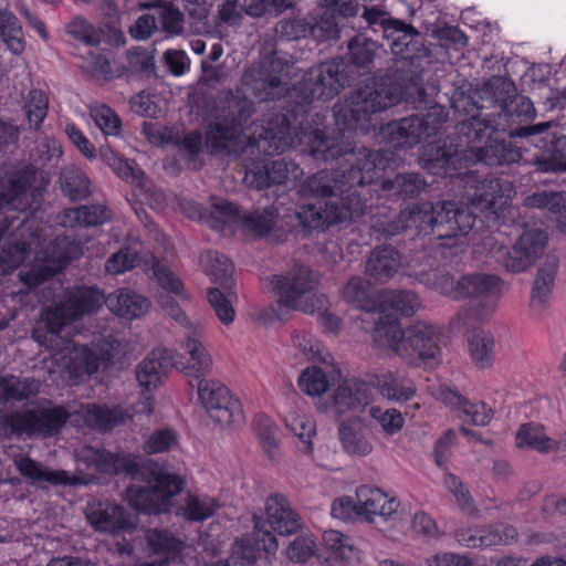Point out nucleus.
<instances>
[{"label": "nucleus", "mask_w": 566, "mask_h": 566, "mask_svg": "<svg viewBox=\"0 0 566 566\" xmlns=\"http://www.w3.org/2000/svg\"><path fill=\"white\" fill-rule=\"evenodd\" d=\"M312 124L301 123L297 113H273L269 119L265 136L275 153L301 147V151L315 161L329 163L331 169H323L307 177L300 186V192L314 198H329L325 203L343 207V199L357 193L368 199L366 186L374 185L381 176L386 163L381 154L366 147L356 148L331 134L319 114Z\"/></svg>", "instance_id": "1"}, {"label": "nucleus", "mask_w": 566, "mask_h": 566, "mask_svg": "<svg viewBox=\"0 0 566 566\" xmlns=\"http://www.w3.org/2000/svg\"><path fill=\"white\" fill-rule=\"evenodd\" d=\"M401 102L411 104L418 113L382 127L381 133L389 147L410 149L441 133L449 113L443 105L432 103L419 83L418 74H413L409 83L394 82L390 76H385L359 88L352 104L333 107L335 124L340 130L368 134L375 127V114Z\"/></svg>", "instance_id": "2"}, {"label": "nucleus", "mask_w": 566, "mask_h": 566, "mask_svg": "<svg viewBox=\"0 0 566 566\" xmlns=\"http://www.w3.org/2000/svg\"><path fill=\"white\" fill-rule=\"evenodd\" d=\"M514 123L488 122L478 117L463 119L455 126L458 144L453 147L438 143L429 144L422 154L423 168L431 175L452 176L471 164L482 163L486 166H503L517 163L522 148L512 139L531 135V123H522L513 128Z\"/></svg>", "instance_id": "3"}, {"label": "nucleus", "mask_w": 566, "mask_h": 566, "mask_svg": "<svg viewBox=\"0 0 566 566\" xmlns=\"http://www.w3.org/2000/svg\"><path fill=\"white\" fill-rule=\"evenodd\" d=\"M82 460L102 474L117 475L124 473L134 483L127 486L130 505L139 513L159 515L170 513L172 497L185 488L182 478L175 473H154L129 455L114 453L92 447L83 450Z\"/></svg>", "instance_id": "4"}, {"label": "nucleus", "mask_w": 566, "mask_h": 566, "mask_svg": "<svg viewBox=\"0 0 566 566\" xmlns=\"http://www.w3.org/2000/svg\"><path fill=\"white\" fill-rule=\"evenodd\" d=\"M378 45L375 41L356 35L348 43L347 57H337L323 62L312 67L303 81V92L310 101H328L339 94L340 90L356 85L357 88L350 99L343 104H352L359 88L371 85L385 76H390L394 82L403 81L405 77L398 72H386L385 75L370 77L371 66L376 56Z\"/></svg>", "instance_id": "5"}, {"label": "nucleus", "mask_w": 566, "mask_h": 566, "mask_svg": "<svg viewBox=\"0 0 566 566\" xmlns=\"http://www.w3.org/2000/svg\"><path fill=\"white\" fill-rule=\"evenodd\" d=\"M295 106H273L261 125L253 119L255 114V103L247 97L241 91H229L223 101L220 115L216 122L210 123L206 130V146L211 155L224 154L237 144L242 135L249 133L258 143H264L268 154H274L270 147V139L265 136L269 126V119L273 113H295Z\"/></svg>", "instance_id": "6"}, {"label": "nucleus", "mask_w": 566, "mask_h": 566, "mask_svg": "<svg viewBox=\"0 0 566 566\" xmlns=\"http://www.w3.org/2000/svg\"><path fill=\"white\" fill-rule=\"evenodd\" d=\"M271 284L277 300L270 312L279 321L287 319L291 311L312 314L328 304L325 294L315 292L318 276L308 266L295 265L284 273L272 275Z\"/></svg>", "instance_id": "7"}, {"label": "nucleus", "mask_w": 566, "mask_h": 566, "mask_svg": "<svg viewBox=\"0 0 566 566\" xmlns=\"http://www.w3.org/2000/svg\"><path fill=\"white\" fill-rule=\"evenodd\" d=\"M343 207L335 203L303 205L297 207L289 197L286 232H303V237L313 230H324L333 224L354 220L367 209V198L357 193L345 197Z\"/></svg>", "instance_id": "8"}, {"label": "nucleus", "mask_w": 566, "mask_h": 566, "mask_svg": "<svg viewBox=\"0 0 566 566\" xmlns=\"http://www.w3.org/2000/svg\"><path fill=\"white\" fill-rule=\"evenodd\" d=\"M415 220L418 222V232L438 240L467 235L475 221L478 232L484 227L479 214L474 216L469 207L454 201L424 202L415 210Z\"/></svg>", "instance_id": "9"}, {"label": "nucleus", "mask_w": 566, "mask_h": 566, "mask_svg": "<svg viewBox=\"0 0 566 566\" xmlns=\"http://www.w3.org/2000/svg\"><path fill=\"white\" fill-rule=\"evenodd\" d=\"M389 23L391 25L386 29L384 39L392 54L402 62V65L395 71L405 77L400 83H409L413 74L419 75V83H421L423 64L433 62L431 44L427 45L423 35L402 20L396 19Z\"/></svg>", "instance_id": "10"}, {"label": "nucleus", "mask_w": 566, "mask_h": 566, "mask_svg": "<svg viewBox=\"0 0 566 566\" xmlns=\"http://www.w3.org/2000/svg\"><path fill=\"white\" fill-rule=\"evenodd\" d=\"M480 99L485 109H497L485 115L482 120L522 124L531 118V99L518 96L514 82L507 77L492 76L483 82Z\"/></svg>", "instance_id": "11"}, {"label": "nucleus", "mask_w": 566, "mask_h": 566, "mask_svg": "<svg viewBox=\"0 0 566 566\" xmlns=\"http://www.w3.org/2000/svg\"><path fill=\"white\" fill-rule=\"evenodd\" d=\"M69 410L60 405L12 411L3 416L6 432L15 437H54L70 419Z\"/></svg>", "instance_id": "12"}, {"label": "nucleus", "mask_w": 566, "mask_h": 566, "mask_svg": "<svg viewBox=\"0 0 566 566\" xmlns=\"http://www.w3.org/2000/svg\"><path fill=\"white\" fill-rule=\"evenodd\" d=\"M463 176L467 195L472 206L499 217L511 202L514 188L511 181L488 175L479 179L476 171L463 168L451 177Z\"/></svg>", "instance_id": "13"}, {"label": "nucleus", "mask_w": 566, "mask_h": 566, "mask_svg": "<svg viewBox=\"0 0 566 566\" xmlns=\"http://www.w3.org/2000/svg\"><path fill=\"white\" fill-rule=\"evenodd\" d=\"M39 169L27 165L9 171L0 167V213L3 210H24L42 197L43 187L38 185Z\"/></svg>", "instance_id": "14"}, {"label": "nucleus", "mask_w": 566, "mask_h": 566, "mask_svg": "<svg viewBox=\"0 0 566 566\" xmlns=\"http://www.w3.org/2000/svg\"><path fill=\"white\" fill-rule=\"evenodd\" d=\"M197 392L205 410L216 423L229 427L244 422L240 400L223 384L205 378L197 382Z\"/></svg>", "instance_id": "15"}, {"label": "nucleus", "mask_w": 566, "mask_h": 566, "mask_svg": "<svg viewBox=\"0 0 566 566\" xmlns=\"http://www.w3.org/2000/svg\"><path fill=\"white\" fill-rule=\"evenodd\" d=\"M533 145L542 149L533 165L542 172L566 171V136L553 122L533 124Z\"/></svg>", "instance_id": "16"}, {"label": "nucleus", "mask_w": 566, "mask_h": 566, "mask_svg": "<svg viewBox=\"0 0 566 566\" xmlns=\"http://www.w3.org/2000/svg\"><path fill=\"white\" fill-rule=\"evenodd\" d=\"M547 242L548 234L545 230L533 229V265L537 266L533 280V305L536 303L546 306L555 286L559 258L553 251L543 258L542 253Z\"/></svg>", "instance_id": "17"}, {"label": "nucleus", "mask_w": 566, "mask_h": 566, "mask_svg": "<svg viewBox=\"0 0 566 566\" xmlns=\"http://www.w3.org/2000/svg\"><path fill=\"white\" fill-rule=\"evenodd\" d=\"M440 328L436 325L417 322L405 329L397 354L411 365L433 360L440 353Z\"/></svg>", "instance_id": "18"}, {"label": "nucleus", "mask_w": 566, "mask_h": 566, "mask_svg": "<svg viewBox=\"0 0 566 566\" xmlns=\"http://www.w3.org/2000/svg\"><path fill=\"white\" fill-rule=\"evenodd\" d=\"M180 348L182 349L180 360L174 361L172 365L197 382L205 379L211 373L212 358L202 342L201 329L190 326Z\"/></svg>", "instance_id": "19"}, {"label": "nucleus", "mask_w": 566, "mask_h": 566, "mask_svg": "<svg viewBox=\"0 0 566 566\" xmlns=\"http://www.w3.org/2000/svg\"><path fill=\"white\" fill-rule=\"evenodd\" d=\"M85 516L88 524L98 533L119 535L132 532L135 525L127 510L108 500L93 501L87 504Z\"/></svg>", "instance_id": "20"}, {"label": "nucleus", "mask_w": 566, "mask_h": 566, "mask_svg": "<svg viewBox=\"0 0 566 566\" xmlns=\"http://www.w3.org/2000/svg\"><path fill=\"white\" fill-rule=\"evenodd\" d=\"M289 193H275L274 201L261 210H255L242 218L247 229L258 237H265L272 230L277 229L285 233L287 217L284 212L287 210Z\"/></svg>", "instance_id": "21"}, {"label": "nucleus", "mask_w": 566, "mask_h": 566, "mask_svg": "<svg viewBox=\"0 0 566 566\" xmlns=\"http://www.w3.org/2000/svg\"><path fill=\"white\" fill-rule=\"evenodd\" d=\"M13 463L25 480L39 488H43L45 484L73 486L80 482L78 478L71 475L67 471L51 470L22 453L13 457Z\"/></svg>", "instance_id": "22"}, {"label": "nucleus", "mask_w": 566, "mask_h": 566, "mask_svg": "<svg viewBox=\"0 0 566 566\" xmlns=\"http://www.w3.org/2000/svg\"><path fill=\"white\" fill-rule=\"evenodd\" d=\"M264 521L274 532L280 535H291L302 527L298 513L292 507L290 500L280 493L268 496L265 501Z\"/></svg>", "instance_id": "23"}, {"label": "nucleus", "mask_w": 566, "mask_h": 566, "mask_svg": "<svg viewBox=\"0 0 566 566\" xmlns=\"http://www.w3.org/2000/svg\"><path fill=\"white\" fill-rule=\"evenodd\" d=\"M440 400L464 422L473 426H486L492 417V409L484 401H470L455 389H441Z\"/></svg>", "instance_id": "24"}, {"label": "nucleus", "mask_w": 566, "mask_h": 566, "mask_svg": "<svg viewBox=\"0 0 566 566\" xmlns=\"http://www.w3.org/2000/svg\"><path fill=\"white\" fill-rule=\"evenodd\" d=\"M454 536L462 546L490 547L512 543L517 537V531L514 526L499 524L488 530L460 528Z\"/></svg>", "instance_id": "25"}, {"label": "nucleus", "mask_w": 566, "mask_h": 566, "mask_svg": "<svg viewBox=\"0 0 566 566\" xmlns=\"http://www.w3.org/2000/svg\"><path fill=\"white\" fill-rule=\"evenodd\" d=\"M370 399L369 384L357 378L342 380L333 396L334 408L338 415L360 410L370 402Z\"/></svg>", "instance_id": "26"}, {"label": "nucleus", "mask_w": 566, "mask_h": 566, "mask_svg": "<svg viewBox=\"0 0 566 566\" xmlns=\"http://www.w3.org/2000/svg\"><path fill=\"white\" fill-rule=\"evenodd\" d=\"M170 352L166 348H156L148 354L136 368V378L146 390L157 388L163 378L172 366Z\"/></svg>", "instance_id": "27"}, {"label": "nucleus", "mask_w": 566, "mask_h": 566, "mask_svg": "<svg viewBox=\"0 0 566 566\" xmlns=\"http://www.w3.org/2000/svg\"><path fill=\"white\" fill-rule=\"evenodd\" d=\"M373 386L378 390L381 397L399 403L411 400L417 392L413 381L397 371H387L376 375L373 380Z\"/></svg>", "instance_id": "28"}, {"label": "nucleus", "mask_w": 566, "mask_h": 566, "mask_svg": "<svg viewBox=\"0 0 566 566\" xmlns=\"http://www.w3.org/2000/svg\"><path fill=\"white\" fill-rule=\"evenodd\" d=\"M83 254L82 243L70 235H57L46 250L45 269L49 275L63 271L67 264Z\"/></svg>", "instance_id": "29"}, {"label": "nucleus", "mask_w": 566, "mask_h": 566, "mask_svg": "<svg viewBox=\"0 0 566 566\" xmlns=\"http://www.w3.org/2000/svg\"><path fill=\"white\" fill-rule=\"evenodd\" d=\"M501 280L492 274H468L455 284V297L494 298L501 292Z\"/></svg>", "instance_id": "30"}, {"label": "nucleus", "mask_w": 566, "mask_h": 566, "mask_svg": "<svg viewBox=\"0 0 566 566\" xmlns=\"http://www.w3.org/2000/svg\"><path fill=\"white\" fill-rule=\"evenodd\" d=\"M147 544L154 554H163L165 558L142 563L139 566H169L170 560L177 558L182 552L184 542L165 530H150L147 534Z\"/></svg>", "instance_id": "31"}, {"label": "nucleus", "mask_w": 566, "mask_h": 566, "mask_svg": "<svg viewBox=\"0 0 566 566\" xmlns=\"http://www.w3.org/2000/svg\"><path fill=\"white\" fill-rule=\"evenodd\" d=\"M399 266V253L390 247H382L371 252L366 262L365 272L376 282L384 283L397 273Z\"/></svg>", "instance_id": "32"}, {"label": "nucleus", "mask_w": 566, "mask_h": 566, "mask_svg": "<svg viewBox=\"0 0 566 566\" xmlns=\"http://www.w3.org/2000/svg\"><path fill=\"white\" fill-rule=\"evenodd\" d=\"M107 307L119 317L134 319L148 312L150 302L134 291L118 290L108 295Z\"/></svg>", "instance_id": "33"}, {"label": "nucleus", "mask_w": 566, "mask_h": 566, "mask_svg": "<svg viewBox=\"0 0 566 566\" xmlns=\"http://www.w3.org/2000/svg\"><path fill=\"white\" fill-rule=\"evenodd\" d=\"M424 187V179L415 172L397 174L394 178L380 182V189L387 198L402 201L416 198Z\"/></svg>", "instance_id": "34"}, {"label": "nucleus", "mask_w": 566, "mask_h": 566, "mask_svg": "<svg viewBox=\"0 0 566 566\" xmlns=\"http://www.w3.org/2000/svg\"><path fill=\"white\" fill-rule=\"evenodd\" d=\"M107 302L108 295L96 286L78 287L65 301L71 317L76 319L97 312L104 304L107 306Z\"/></svg>", "instance_id": "35"}, {"label": "nucleus", "mask_w": 566, "mask_h": 566, "mask_svg": "<svg viewBox=\"0 0 566 566\" xmlns=\"http://www.w3.org/2000/svg\"><path fill=\"white\" fill-rule=\"evenodd\" d=\"M338 436L344 450L349 454L365 457L373 450L366 438V429L358 419L343 421L338 427Z\"/></svg>", "instance_id": "36"}, {"label": "nucleus", "mask_w": 566, "mask_h": 566, "mask_svg": "<svg viewBox=\"0 0 566 566\" xmlns=\"http://www.w3.org/2000/svg\"><path fill=\"white\" fill-rule=\"evenodd\" d=\"M450 103L455 113L468 115V119L482 118L480 112L485 109L480 99V87L473 88L472 84L464 80L452 88Z\"/></svg>", "instance_id": "37"}, {"label": "nucleus", "mask_w": 566, "mask_h": 566, "mask_svg": "<svg viewBox=\"0 0 566 566\" xmlns=\"http://www.w3.org/2000/svg\"><path fill=\"white\" fill-rule=\"evenodd\" d=\"M205 271L211 277V281L219 284L223 290H231L233 280V264L228 256L218 251H206L200 255Z\"/></svg>", "instance_id": "38"}, {"label": "nucleus", "mask_w": 566, "mask_h": 566, "mask_svg": "<svg viewBox=\"0 0 566 566\" xmlns=\"http://www.w3.org/2000/svg\"><path fill=\"white\" fill-rule=\"evenodd\" d=\"M130 417L129 412L120 407L93 405L87 409L85 420L94 429L106 432L125 424Z\"/></svg>", "instance_id": "39"}, {"label": "nucleus", "mask_w": 566, "mask_h": 566, "mask_svg": "<svg viewBox=\"0 0 566 566\" xmlns=\"http://www.w3.org/2000/svg\"><path fill=\"white\" fill-rule=\"evenodd\" d=\"M339 376V370L335 368H332L331 371L327 373L317 366L307 367L298 377V386L301 390L308 396H319L324 394Z\"/></svg>", "instance_id": "40"}, {"label": "nucleus", "mask_w": 566, "mask_h": 566, "mask_svg": "<svg viewBox=\"0 0 566 566\" xmlns=\"http://www.w3.org/2000/svg\"><path fill=\"white\" fill-rule=\"evenodd\" d=\"M343 295L347 303L365 312H375L380 307L369 283L361 277H352L344 286Z\"/></svg>", "instance_id": "41"}, {"label": "nucleus", "mask_w": 566, "mask_h": 566, "mask_svg": "<svg viewBox=\"0 0 566 566\" xmlns=\"http://www.w3.org/2000/svg\"><path fill=\"white\" fill-rule=\"evenodd\" d=\"M220 509L214 497L189 494L184 505L176 509V514L189 522H203Z\"/></svg>", "instance_id": "42"}, {"label": "nucleus", "mask_w": 566, "mask_h": 566, "mask_svg": "<svg viewBox=\"0 0 566 566\" xmlns=\"http://www.w3.org/2000/svg\"><path fill=\"white\" fill-rule=\"evenodd\" d=\"M101 159L122 179L132 185H142L144 172L136 168L134 160H128L108 146L99 148Z\"/></svg>", "instance_id": "43"}, {"label": "nucleus", "mask_w": 566, "mask_h": 566, "mask_svg": "<svg viewBox=\"0 0 566 566\" xmlns=\"http://www.w3.org/2000/svg\"><path fill=\"white\" fill-rule=\"evenodd\" d=\"M0 39L7 49L19 55L24 50L22 24L8 8H0Z\"/></svg>", "instance_id": "44"}, {"label": "nucleus", "mask_w": 566, "mask_h": 566, "mask_svg": "<svg viewBox=\"0 0 566 566\" xmlns=\"http://www.w3.org/2000/svg\"><path fill=\"white\" fill-rule=\"evenodd\" d=\"M533 208L545 209L554 214L557 229L566 233V192H535L533 193Z\"/></svg>", "instance_id": "45"}, {"label": "nucleus", "mask_w": 566, "mask_h": 566, "mask_svg": "<svg viewBox=\"0 0 566 566\" xmlns=\"http://www.w3.org/2000/svg\"><path fill=\"white\" fill-rule=\"evenodd\" d=\"M505 269L513 273H520L531 265V232L524 231L517 242L506 251L503 261Z\"/></svg>", "instance_id": "46"}, {"label": "nucleus", "mask_w": 566, "mask_h": 566, "mask_svg": "<svg viewBox=\"0 0 566 566\" xmlns=\"http://www.w3.org/2000/svg\"><path fill=\"white\" fill-rule=\"evenodd\" d=\"M494 337L484 331L474 332L469 339L472 360L479 368H486L494 360Z\"/></svg>", "instance_id": "47"}, {"label": "nucleus", "mask_w": 566, "mask_h": 566, "mask_svg": "<svg viewBox=\"0 0 566 566\" xmlns=\"http://www.w3.org/2000/svg\"><path fill=\"white\" fill-rule=\"evenodd\" d=\"M61 189L72 201L86 199L91 193L90 179L77 169H64L60 177Z\"/></svg>", "instance_id": "48"}, {"label": "nucleus", "mask_w": 566, "mask_h": 566, "mask_svg": "<svg viewBox=\"0 0 566 566\" xmlns=\"http://www.w3.org/2000/svg\"><path fill=\"white\" fill-rule=\"evenodd\" d=\"M380 306L390 308L402 316H412L418 307V296L408 290H389L384 293Z\"/></svg>", "instance_id": "49"}, {"label": "nucleus", "mask_w": 566, "mask_h": 566, "mask_svg": "<svg viewBox=\"0 0 566 566\" xmlns=\"http://www.w3.org/2000/svg\"><path fill=\"white\" fill-rule=\"evenodd\" d=\"M65 33L86 46L96 48L101 44L99 31L83 15L73 17L64 27Z\"/></svg>", "instance_id": "50"}, {"label": "nucleus", "mask_w": 566, "mask_h": 566, "mask_svg": "<svg viewBox=\"0 0 566 566\" xmlns=\"http://www.w3.org/2000/svg\"><path fill=\"white\" fill-rule=\"evenodd\" d=\"M287 66V61L280 57L277 52L273 51L260 61V80L264 83V86L272 90H281L283 85L281 74Z\"/></svg>", "instance_id": "51"}, {"label": "nucleus", "mask_w": 566, "mask_h": 566, "mask_svg": "<svg viewBox=\"0 0 566 566\" xmlns=\"http://www.w3.org/2000/svg\"><path fill=\"white\" fill-rule=\"evenodd\" d=\"M29 379L20 380L13 375L0 376V402L22 401L35 395Z\"/></svg>", "instance_id": "52"}, {"label": "nucleus", "mask_w": 566, "mask_h": 566, "mask_svg": "<svg viewBox=\"0 0 566 566\" xmlns=\"http://www.w3.org/2000/svg\"><path fill=\"white\" fill-rule=\"evenodd\" d=\"M412 226L418 229L415 210H405L390 220L378 222L374 226V229L385 240H394L399 234L411 230Z\"/></svg>", "instance_id": "53"}, {"label": "nucleus", "mask_w": 566, "mask_h": 566, "mask_svg": "<svg viewBox=\"0 0 566 566\" xmlns=\"http://www.w3.org/2000/svg\"><path fill=\"white\" fill-rule=\"evenodd\" d=\"M356 497L358 500V514L365 516L368 522H374V516H379L380 503L386 502V493L367 485L357 488Z\"/></svg>", "instance_id": "54"}, {"label": "nucleus", "mask_w": 566, "mask_h": 566, "mask_svg": "<svg viewBox=\"0 0 566 566\" xmlns=\"http://www.w3.org/2000/svg\"><path fill=\"white\" fill-rule=\"evenodd\" d=\"M293 0H242L244 13L252 18L277 17L294 8Z\"/></svg>", "instance_id": "55"}, {"label": "nucleus", "mask_w": 566, "mask_h": 566, "mask_svg": "<svg viewBox=\"0 0 566 566\" xmlns=\"http://www.w3.org/2000/svg\"><path fill=\"white\" fill-rule=\"evenodd\" d=\"M67 217L72 218L80 226L96 227L108 221L112 212L105 205L93 203L71 209Z\"/></svg>", "instance_id": "56"}, {"label": "nucleus", "mask_w": 566, "mask_h": 566, "mask_svg": "<svg viewBox=\"0 0 566 566\" xmlns=\"http://www.w3.org/2000/svg\"><path fill=\"white\" fill-rule=\"evenodd\" d=\"M231 296L230 290L222 291L220 287H211L208 290L207 294L208 301L217 317L224 325L231 324L235 317Z\"/></svg>", "instance_id": "57"}, {"label": "nucleus", "mask_w": 566, "mask_h": 566, "mask_svg": "<svg viewBox=\"0 0 566 566\" xmlns=\"http://www.w3.org/2000/svg\"><path fill=\"white\" fill-rule=\"evenodd\" d=\"M325 547L342 560L349 562L355 557L352 538L339 531L327 530L322 535Z\"/></svg>", "instance_id": "58"}, {"label": "nucleus", "mask_w": 566, "mask_h": 566, "mask_svg": "<svg viewBox=\"0 0 566 566\" xmlns=\"http://www.w3.org/2000/svg\"><path fill=\"white\" fill-rule=\"evenodd\" d=\"M253 430L260 439L263 450L270 459H274L277 450L273 421L265 415H256L253 419Z\"/></svg>", "instance_id": "59"}, {"label": "nucleus", "mask_w": 566, "mask_h": 566, "mask_svg": "<svg viewBox=\"0 0 566 566\" xmlns=\"http://www.w3.org/2000/svg\"><path fill=\"white\" fill-rule=\"evenodd\" d=\"M24 108L30 128L40 129L48 114V98L44 92L41 90L30 91Z\"/></svg>", "instance_id": "60"}, {"label": "nucleus", "mask_w": 566, "mask_h": 566, "mask_svg": "<svg viewBox=\"0 0 566 566\" xmlns=\"http://www.w3.org/2000/svg\"><path fill=\"white\" fill-rule=\"evenodd\" d=\"M317 552V544L312 535H301L290 542L286 557L293 563H306Z\"/></svg>", "instance_id": "61"}, {"label": "nucleus", "mask_w": 566, "mask_h": 566, "mask_svg": "<svg viewBox=\"0 0 566 566\" xmlns=\"http://www.w3.org/2000/svg\"><path fill=\"white\" fill-rule=\"evenodd\" d=\"M139 262V253L129 247H125L108 258L105 270L109 274H120L133 270Z\"/></svg>", "instance_id": "62"}, {"label": "nucleus", "mask_w": 566, "mask_h": 566, "mask_svg": "<svg viewBox=\"0 0 566 566\" xmlns=\"http://www.w3.org/2000/svg\"><path fill=\"white\" fill-rule=\"evenodd\" d=\"M178 444V433L172 428L155 430L146 440L144 450L147 454L170 451Z\"/></svg>", "instance_id": "63"}, {"label": "nucleus", "mask_w": 566, "mask_h": 566, "mask_svg": "<svg viewBox=\"0 0 566 566\" xmlns=\"http://www.w3.org/2000/svg\"><path fill=\"white\" fill-rule=\"evenodd\" d=\"M154 275L164 290L161 293H172L182 302L189 301V295L185 292L182 282L167 266L157 264L154 266Z\"/></svg>", "instance_id": "64"}]
</instances>
